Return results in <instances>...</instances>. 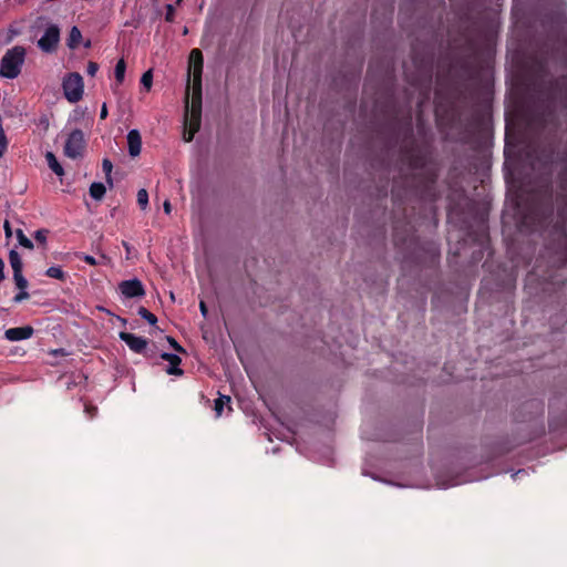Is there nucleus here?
Listing matches in <instances>:
<instances>
[{
  "label": "nucleus",
  "instance_id": "obj_1",
  "mask_svg": "<svg viewBox=\"0 0 567 567\" xmlns=\"http://www.w3.org/2000/svg\"><path fill=\"white\" fill-rule=\"evenodd\" d=\"M546 42L526 56L522 84L526 101L518 111L529 140L528 157L538 174L534 184L519 188L514 207L522 234L547 231L545 247H567V145H561L557 111L567 116V75L549 76V60L567 47V16L557 10L544 20Z\"/></svg>",
  "mask_w": 567,
  "mask_h": 567
},
{
  "label": "nucleus",
  "instance_id": "obj_2",
  "mask_svg": "<svg viewBox=\"0 0 567 567\" xmlns=\"http://www.w3.org/2000/svg\"><path fill=\"white\" fill-rule=\"evenodd\" d=\"M386 147L399 148L398 175L393 177V243L401 255L404 270L417 267L435 268L439 261L437 247L423 243L415 235V204L434 203L437 198L434 167L427 164L426 147L414 137L412 113L400 114L393 99L386 104Z\"/></svg>",
  "mask_w": 567,
  "mask_h": 567
},
{
  "label": "nucleus",
  "instance_id": "obj_3",
  "mask_svg": "<svg viewBox=\"0 0 567 567\" xmlns=\"http://www.w3.org/2000/svg\"><path fill=\"white\" fill-rule=\"evenodd\" d=\"M189 58L195 62L194 66V82H197V91L195 90L190 107L189 131L184 133V140L190 142L196 132L200 127L202 115V92H200V75L203 69V55L199 49H193Z\"/></svg>",
  "mask_w": 567,
  "mask_h": 567
},
{
  "label": "nucleus",
  "instance_id": "obj_4",
  "mask_svg": "<svg viewBox=\"0 0 567 567\" xmlns=\"http://www.w3.org/2000/svg\"><path fill=\"white\" fill-rule=\"evenodd\" d=\"M464 207L473 219L475 229H473V225L470 224L465 217L462 220L463 228L466 230L467 236L483 249L489 239L486 219L483 214L476 209V205L473 200L464 198Z\"/></svg>",
  "mask_w": 567,
  "mask_h": 567
},
{
  "label": "nucleus",
  "instance_id": "obj_5",
  "mask_svg": "<svg viewBox=\"0 0 567 567\" xmlns=\"http://www.w3.org/2000/svg\"><path fill=\"white\" fill-rule=\"evenodd\" d=\"M464 19L468 22V25L463 32L465 45L471 52V55L475 56L480 48V42L488 43L491 41V30L486 23L481 22L480 18L472 20L468 14H465Z\"/></svg>",
  "mask_w": 567,
  "mask_h": 567
},
{
  "label": "nucleus",
  "instance_id": "obj_6",
  "mask_svg": "<svg viewBox=\"0 0 567 567\" xmlns=\"http://www.w3.org/2000/svg\"><path fill=\"white\" fill-rule=\"evenodd\" d=\"M27 50L22 45L8 49L0 61V76L3 79H17L25 61Z\"/></svg>",
  "mask_w": 567,
  "mask_h": 567
},
{
  "label": "nucleus",
  "instance_id": "obj_7",
  "mask_svg": "<svg viewBox=\"0 0 567 567\" xmlns=\"http://www.w3.org/2000/svg\"><path fill=\"white\" fill-rule=\"evenodd\" d=\"M62 87L65 99L71 103L79 102L83 96V79L76 72L70 73L64 78Z\"/></svg>",
  "mask_w": 567,
  "mask_h": 567
},
{
  "label": "nucleus",
  "instance_id": "obj_8",
  "mask_svg": "<svg viewBox=\"0 0 567 567\" xmlns=\"http://www.w3.org/2000/svg\"><path fill=\"white\" fill-rule=\"evenodd\" d=\"M84 148L85 140L83 132L79 128L73 130L66 138L64 145V155L69 158L75 159L82 156Z\"/></svg>",
  "mask_w": 567,
  "mask_h": 567
},
{
  "label": "nucleus",
  "instance_id": "obj_9",
  "mask_svg": "<svg viewBox=\"0 0 567 567\" xmlns=\"http://www.w3.org/2000/svg\"><path fill=\"white\" fill-rule=\"evenodd\" d=\"M59 42L60 28L56 24H50L38 40V47L44 53H53L56 51Z\"/></svg>",
  "mask_w": 567,
  "mask_h": 567
},
{
  "label": "nucleus",
  "instance_id": "obj_10",
  "mask_svg": "<svg viewBox=\"0 0 567 567\" xmlns=\"http://www.w3.org/2000/svg\"><path fill=\"white\" fill-rule=\"evenodd\" d=\"M118 290L125 298H137L145 296L144 286L137 278L121 281L118 284Z\"/></svg>",
  "mask_w": 567,
  "mask_h": 567
},
{
  "label": "nucleus",
  "instance_id": "obj_11",
  "mask_svg": "<svg viewBox=\"0 0 567 567\" xmlns=\"http://www.w3.org/2000/svg\"><path fill=\"white\" fill-rule=\"evenodd\" d=\"M118 337L133 352L146 355L148 341L145 338L125 331H121Z\"/></svg>",
  "mask_w": 567,
  "mask_h": 567
},
{
  "label": "nucleus",
  "instance_id": "obj_12",
  "mask_svg": "<svg viewBox=\"0 0 567 567\" xmlns=\"http://www.w3.org/2000/svg\"><path fill=\"white\" fill-rule=\"evenodd\" d=\"M34 329L31 326L9 328L4 331V337L9 341H21L31 338Z\"/></svg>",
  "mask_w": 567,
  "mask_h": 567
},
{
  "label": "nucleus",
  "instance_id": "obj_13",
  "mask_svg": "<svg viewBox=\"0 0 567 567\" xmlns=\"http://www.w3.org/2000/svg\"><path fill=\"white\" fill-rule=\"evenodd\" d=\"M161 358L169 363V367L166 369V372L171 375H183L184 371L179 368L182 363L181 357L174 353L163 352Z\"/></svg>",
  "mask_w": 567,
  "mask_h": 567
},
{
  "label": "nucleus",
  "instance_id": "obj_14",
  "mask_svg": "<svg viewBox=\"0 0 567 567\" xmlns=\"http://www.w3.org/2000/svg\"><path fill=\"white\" fill-rule=\"evenodd\" d=\"M127 145H128V154L132 157H136L141 154L142 137L137 130H131L127 133Z\"/></svg>",
  "mask_w": 567,
  "mask_h": 567
},
{
  "label": "nucleus",
  "instance_id": "obj_15",
  "mask_svg": "<svg viewBox=\"0 0 567 567\" xmlns=\"http://www.w3.org/2000/svg\"><path fill=\"white\" fill-rule=\"evenodd\" d=\"M420 68H421L422 75L426 82V90L429 91L431 82H432V74H433L432 56L422 59L420 62Z\"/></svg>",
  "mask_w": 567,
  "mask_h": 567
},
{
  "label": "nucleus",
  "instance_id": "obj_16",
  "mask_svg": "<svg viewBox=\"0 0 567 567\" xmlns=\"http://www.w3.org/2000/svg\"><path fill=\"white\" fill-rule=\"evenodd\" d=\"M82 40V33L78 27H72L69 33L68 38V47L70 49H75L79 47L80 42Z\"/></svg>",
  "mask_w": 567,
  "mask_h": 567
},
{
  "label": "nucleus",
  "instance_id": "obj_17",
  "mask_svg": "<svg viewBox=\"0 0 567 567\" xmlns=\"http://www.w3.org/2000/svg\"><path fill=\"white\" fill-rule=\"evenodd\" d=\"M49 167L58 175L62 176L64 174L62 165L58 162L56 157L53 153L48 152L45 155Z\"/></svg>",
  "mask_w": 567,
  "mask_h": 567
},
{
  "label": "nucleus",
  "instance_id": "obj_18",
  "mask_svg": "<svg viewBox=\"0 0 567 567\" xmlns=\"http://www.w3.org/2000/svg\"><path fill=\"white\" fill-rule=\"evenodd\" d=\"M106 192V187L103 183H92L90 186V195L96 200H101Z\"/></svg>",
  "mask_w": 567,
  "mask_h": 567
},
{
  "label": "nucleus",
  "instance_id": "obj_19",
  "mask_svg": "<svg viewBox=\"0 0 567 567\" xmlns=\"http://www.w3.org/2000/svg\"><path fill=\"white\" fill-rule=\"evenodd\" d=\"M230 402H231V399L229 395H220L218 399H216L215 406H214L216 415L220 416L225 406H228V409L231 410V408L229 405Z\"/></svg>",
  "mask_w": 567,
  "mask_h": 567
},
{
  "label": "nucleus",
  "instance_id": "obj_20",
  "mask_svg": "<svg viewBox=\"0 0 567 567\" xmlns=\"http://www.w3.org/2000/svg\"><path fill=\"white\" fill-rule=\"evenodd\" d=\"M9 261H10V266H11L13 272L22 271V269H23L22 259L17 250H14V249L10 250Z\"/></svg>",
  "mask_w": 567,
  "mask_h": 567
},
{
  "label": "nucleus",
  "instance_id": "obj_21",
  "mask_svg": "<svg viewBox=\"0 0 567 567\" xmlns=\"http://www.w3.org/2000/svg\"><path fill=\"white\" fill-rule=\"evenodd\" d=\"M126 63L124 59H120L114 69V76L117 84H122L125 78Z\"/></svg>",
  "mask_w": 567,
  "mask_h": 567
},
{
  "label": "nucleus",
  "instance_id": "obj_22",
  "mask_svg": "<svg viewBox=\"0 0 567 567\" xmlns=\"http://www.w3.org/2000/svg\"><path fill=\"white\" fill-rule=\"evenodd\" d=\"M45 276L61 281H64L68 277V275L63 271V269L60 266H52L48 268L45 271Z\"/></svg>",
  "mask_w": 567,
  "mask_h": 567
},
{
  "label": "nucleus",
  "instance_id": "obj_23",
  "mask_svg": "<svg viewBox=\"0 0 567 567\" xmlns=\"http://www.w3.org/2000/svg\"><path fill=\"white\" fill-rule=\"evenodd\" d=\"M13 280L19 290H25L29 286L28 280L24 278L22 271L13 272Z\"/></svg>",
  "mask_w": 567,
  "mask_h": 567
},
{
  "label": "nucleus",
  "instance_id": "obj_24",
  "mask_svg": "<svg viewBox=\"0 0 567 567\" xmlns=\"http://www.w3.org/2000/svg\"><path fill=\"white\" fill-rule=\"evenodd\" d=\"M102 168H103V172L105 173V177H106V183L110 185V187L113 186V179H112V176H111V173H112V169H113V164L110 159L107 158H104L103 162H102Z\"/></svg>",
  "mask_w": 567,
  "mask_h": 567
},
{
  "label": "nucleus",
  "instance_id": "obj_25",
  "mask_svg": "<svg viewBox=\"0 0 567 567\" xmlns=\"http://www.w3.org/2000/svg\"><path fill=\"white\" fill-rule=\"evenodd\" d=\"M137 313L152 326H154L157 322L156 316L148 311L145 307H140Z\"/></svg>",
  "mask_w": 567,
  "mask_h": 567
},
{
  "label": "nucleus",
  "instance_id": "obj_26",
  "mask_svg": "<svg viewBox=\"0 0 567 567\" xmlns=\"http://www.w3.org/2000/svg\"><path fill=\"white\" fill-rule=\"evenodd\" d=\"M16 234H17V239H18L19 244H20L22 247H24V248H27V249H33V247H34V246H33V243L31 241V239H29V238L24 235V233H23V230H22V229H18V230L16 231Z\"/></svg>",
  "mask_w": 567,
  "mask_h": 567
},
{
  "label": "nucleus",
  "instance_id": "obj_27",
  "mask_svg": "<svg viewBox=\"0 0 567 567\" xmlns=\"http://www.w3.org/2000/svg\"><path fill=\"white\" fill-rule=\"evenodd\" d=\"M137 204L142 209H145L148 204V193L146 189L142 188L137 192Z\"/></svg>",
  "mask_w": 567,
  "mask_h": 567
},
{
  "label": "nucleus",
  "instance_id": "obj_28",
  "mask_svg": "<svg viewBox=\"0 0 567 567\" xmlns=\"http://www.w3.org/2000/svg\"><path fill=\"white\" fill-rule=\"evenodd\" d=\"M141 83L142 85L146 89V90H150L151 86H152V83H153V73H152V70H148L146 71L145 73H143L142 78H141Z\"/></svg>",
  "mask_w": 567,
  "mask_h": 567
},
{
  "label": "nucleus",
  "instance_id": "obj_29",
  "mask_svg": "<svg viewBox=\"0 0 567 567\" xmlns=\"http://www.w3.org/2000/svg\"><path fill=\"white\" fill-rule=\"evenodd\" d=\"M75 256H76L78 259L83 260L84 262L89 264L90 266H96L97 265L96 259L93 256H91V255H86L84 252H78Z\"/></svg>",
  "mask_w": 567,
  "mask_h": 567
},
{
  "label": "nucleus",
  "instance_id": "obj_30",
  "mask_svg": "<svg viewBox=\"0 0 567 567\" xmlns=\"http://www.w3.org/2000/svg\"><path fill=\"white\" fill-rule=\"evenodd\" d=\"M48 234H49V230L48 229H38L35 233H34V239L41 244H45L47 243V237H48Z\"/></svg>",
  "mask_w": 567,
  "mask_h": 567
},
{
  "label": "nucleus",
  "instance_id": "obj_31",
  "mask_svg": "<svg viewBox=\"0 0 567 567\" xmlns=\"http://www.w3.org/2000/svg\"><path fill=\"white\" fill-rule=\"evenodd\" d=\"M165 21L169 23L175 21V8L173 4L166 6Z\"/></svg>",
  "mask_w": 567,
  "mask_h": 567
},
{
  "label": "nucleus",
  "instance_id": "obj_32",
  "mask_svg": "<svg viewBox=\"0 0 567 567\" xmlns=\"http://www.w3.org/2000/svg\"><path fill=\"white\" fill-rule=\"evenodd\" d=\"M167 339V342L169 343V346L176 351V352H179V353H185V349L173 338V337H166Z\"/></svg>",
  "mask_w": 567,
  "mask_h": 567
},
{
  "label": "nucleus",
  "instance_id": "obj_33",
  "mask_svg": "<svg viewBox=\"0 0 567 567\" xmlns=\"http://www.w3.org/2000/svg\"><path fill=\"white\" fill-rule=\"evenodd\" d=\"M30 298V295L29 292H27V289L25 290H20L14 297H13V302L16 303H20L27 299Z\"/></svg>",
  "mask_w": 567,
  "mask_h": 567
},
{
  "label": "nucleus",
  "instance_id": "obj_34",
  "mask_svg": "<svg viewBox=\"0 0 567 567\" xmlns=\"http://www.w3.org/2000/svg\"><path fill=\"white\" fill-rule=\"evenodd\" d=\"M84 412L87 414L90 419H93L97 414V408L95 405L86 403L84 406Z\"/></svg>",
  "mask_w": 567,
  "mask_h": 567
},
{
  "label": "nucleus",
  "instance_id": "obj_35",
  "mask_svg": "<svg viewBox=\"0 0 567 567\" xmlns=\"http://www.w3.org/2000/svg\"><path fill=\"white\" fill-rule=\"evenodd\" d=\"M99 71V64L96 62L90 61L87 63L86 72L90 76H94Z\"/></svg>",
  "mask_w": 567,
  "mask_h": 567
},
{
  "label": "nucleus",
  "instance_id": "obj_36",
  "mask_svg": "<svg viewBox=\"0 0 567 567\" xmlns=\"http://www.w3.org/2000/svg\"><path fill=\"white\" fill-rule=\"evenodd\" d=\"M461 66L467 73H471L473 71V68H472L471 62L468 60H463Z\"/></svg>",
  "mask_w": 567,
  "mask_h": 567
},
{
  "label": "nucleus",
  "instance_id": "obj_37",
  "mask_svg": "<svg viewBox=\"0 0 567 567\" xmlns=\"http://www.w3.org/2000/svg\"><path fill=\"white\" fill-rule=\"evenodd\" d=\"M107 114H109V112H107V106H106V104L104 103V104L102 105V107H101L100 118H101V120H105V118L107 117Z\"/></svg>",
  "mask_w": 567,
  "mask_h": 567
},
{
  "label": "nucleus",
  "instance_id": "obj_38",
  "mask_svg": "<svg viewBox=\"0 0 567 567\" xmlns=\"http://www.w3.org/2000/svg\"><path fill=\"white\" fill-rule=\"evenodd\" d=\"M3 228H4L6 236L11 237L12 230H11V227H10V224L8 220L4 221Z\"/></svg>",
  "mask_w": 567,
  "mask_h": 567
},
{
  "label": "nucleus",
  "instance_id": "obj_39",
  "mask_svg": "<svg viewBox=\"0 0 567 567\" xmlns=\"http://www.w3.org/2000/svg\"><path fill=\"white\" fill-rule=\"evenodd\" d=\"M199 310L204 317H207L208 308L204 301L199 302Z\"/></svg>",
  "mask_w": 567,
  "mask_h": 567
},
{
  "label": "nucleus",
  "instance_id": "obj_40",
  "mask_svg": "<svg viewBox=\"0 0 567 567\" xmlns=\"http://www.w3.org/2000/svg\"><path fill=\"white\" fill-rule=\"evenodd\" d=\"M163 207H164V212H165L166 214H171V212H172V205H171L169 200H165V202H164Z\"/></svg>",
  "mask_w": 567,
  "mask_h": 567
},
{
  "label": "nucleus",
  "instance_id": "obj_41",
  "mask_svg": "<svg viewBox=\"0 0 567 567\" xmlns=\"http://www.w3.org/2000/svg\"><path fill=\"white\" fill-rule=\"evenodd\" d=\"M515 286V278L511 277L508 280V287L512 289Z\"/></svg>",
  "mask_w": 567,
  "mask_h": 567
},
{
  "label": "nucleus",
  "instance_id": "obj_42",
  "mask_svg": "<svg viewBox=\"0 0 567 567\" xmlns=\"http://www.w3.org/2000/svg\"><path fill=\"white\" fill-rule=\"evenodd\" d=\"M450 214L453 215V214H458L457 213V206H452L451 209H450Z\"/></svg>",
  "mask_w": 567,
  "mask_h": 567
},
{
  "label": "nucleus",
  "instance_id": "obj_43",
  "mask_svg": "<svg viewBox=\"0 0 567 567\" xmlns=\"http://www.w3.org/2000/svg\"><path fill=\"white\" fill-rule=\"evenodd\" d=\"M413 61L416 65H419V59H417L416 52L414 50H413Z\"/></svg>",
  "mask_w": 567,
  "mask_h": 567
},
{
  "label": "nucleus",
  "instance_id": "obj_44",
  "mask_svg": "<svg viewBox=\"0 0 567 567\" xmlns=\"http://www.w3.org/2000/svg\"><path fill=\"white\" fill-rule=\"evenodd\" d=\"M123 247L125 248V250H126L127 252H130V245H128V243L123 241Z\"/></svg>",
  "mask_w": 567,
  "mask_h": 567
},
{
  "label": "nucleus",
  "instance_id": "obj_45",
  "mask_svg": "<svg viewBox=\"0 0 567 567\" xmlns=\"http://www.w3.org/2000/svg\"><path fill=\"white\" fill-rule=\"evenodd\" d=\"M7 147L4 146H0V157L3 156L4 152H6Z\"/></svg>",
  "mask_w": 567,
  "mask_h": 567
},
{
  "label": "nucleus",
  "instance_id": "obj_46",
  "mask_svg": "<svg viewBox=\"0 0 567 567\" xmlns=\"http://www.w3.org/2000/svg\"><path fill=\"white\" fill-rule=\"evenodd\" d=\"M188 109H189V105L186 104V115H185L186 118H187Z\"/></svg>",
  "mask_w": 567,
  "mask_h": 567
},
{
  "label": "nucleus",
  "instance_id": "obj_47",
  "mask_svg": "<svg viewBox=\"0 0 567 567\" xmlns=\"http://www.w3.org/2000/svg\"><path fill=\"white\" fill-rule=\"evenodd\" d=\"M371 71H372V64H370V65H369V71H368V73L370 74V73H371Z\"/></svg>",
  "mask_w": 567,
  "mask_h": 567
},
{
  "label": "nucleus",
  "instance_id": "obj_48",
  "mask_svg": "<svg viewBox=\"0 0 567 567\" xmlns=\"http://www.w3.org/2000/svg\"><path fill=\"white\" fill-rule=\"evenodd\" d=\"M121 321L123 322V324H126V319H121Z\"/></svg>",
  "mask_w": 567,
  "mask_h": 567
},
{
  "label": "nucleus",
  "instance_id": "obj_49",
  "mask_svg": "<svg viewBox=\"0 0 567 567\" xmlns=\"http://www.w3.org/2000/svg\"><path fill=\"white\" fill-rule=\"evenodd\" d=\"M182 0H177V3H179Z\"/></svg>",
  "mask_w": 567,
  "mask_h": 567
}]
</instances>
